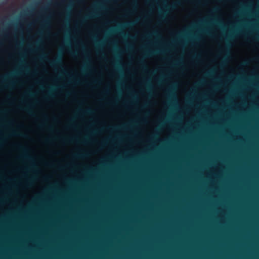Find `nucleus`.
Masks as SVG:
<instances>
[{
	"label": "nucleus",
	"instance_id": "nucleus-1",
	"mask_svg": "<svg viewBox=\"0 0 259 259\" xmlns=\"http://www.w3.org/2000/svg\"><path fill=\"white\" fill-rule=\"evenodd\" d=\"M50 64L52 66H62V59L61 56L57 57L55 60L50 62Z\"/></svg>",
	"mask_w": 259,
	"mask_h": 259
},
{
	"label": "nucleus",
	"instance_id": "nucleus-2",
	"mask_svg": "<svg viewBox=\"0 0 259 259\" xmlns=\"http://www.w3.org/2000/svg\"><path fill=\"white\" fill-rule=\"evenodd\" d=\"M167 98L168 99V101L169 102H172L173 101H175L176 100V97L175 94L171 91H168V94H167Z\"/></svg>",
	"mask_w": 259,
	"mask_h": 259
},
{
	"label": "nucleus",
	"instance_id": "nucleus-3",
	"mask_svg": "<svg viewBox=\"0 0 259 259\" xmlns=\"http://www.w3.org/2000/svg\"><path fill=\"white\" fill-rule=\"evenodd\" d=\"M18 72H14L13 73H9L7 75H6L5 76H2L1 77V78L3 80V81H7L9 79H10V78H11L12 77L14 76L16 74H17Z\"/></svg>",
	"mask_w": 259,
	"mask_h": 259
},
{
	"label": "nucleus",
	"instance_id": "nucleus-4",
	"mask_svg": "<svg viewBox=\"0 0 259 259\" xmlns=\"http://www.w3.org/2000/svg\"><path fill=\"white\" fill-rule=\"evenodd\" d=\"M54 94L51 91H49L46 95L44 96V99L45 100H49L52 99L54 97Z\"/></svg>",
	"mask_w": 259,
	"mask_h": 259
},
{
	"label": "nucleus",
	"instance_id": "nucleus-5",
	"mask_svg": "<svg viewBox=\"0 0 259 259\" xmlns=\"http://www.w3.org/2000/svg\"><path fill=\"white\" fill-rule=\"evenodd\" d=\"M96 16V15L95 14H89V15H87L83 19H82L81 21V23H83L84 22L85 19H91V18H94V17H95Z\"/></svg>",
	"mask_w": 259,
	"mask_h": 259
},
{
	"label": "nucleus",
	"instance_id": "nucleus-6",
	"mask_svg": "<svg viewBox=\"0 0 259 259\" xmlns=\"http://www.w3.org/2000/svg\"><path fill=\"white\" fill-rule=\"evenodd\" d=\"M34 94L31 92H27L26 94V96L27 98H33L34 97Z\"/></svg>",
	"mask_w": 259,
	"mask_h": 259
},
{
	"label": "nucleus",
	"instance_id": "nucleus-7",
	"mask_svg": "<svg viewBox=\"0 0 259 259\" xmlns=\"http://www.w3.org/2000/svg\"><path fill=\"white\" fill-rule=\"evenodd\" d=\"M131 98L132 101H136L138 99L137 96L133 94H131Z\"/></svg>",
	"mask_w": 259,
	"mask_h": 259
},
{
	"label": "nucleus",
	"instance_id": "nucleus-8",
	"mask_svg": "<svg viewBox=\"0 0 259 259\" xmlns=\"http://www.w3.org/2000/svg\"><path fill=\"white\" fill-rule=\"evenodd\" d=\"M194 95V94H191L190 97L189 98V99L187 100V102L188 103H190L192 102V99H193V97Z\"/></svg>",
	"mask_w": 259,
	"mask_h": 259
},
{
	"label": "nucleus",
	"instance_id": "nucleus-9",
	"mask_svg": "<svg viewBox=\"0 0 259 259\" xmlns=\"http://www.w3.org/2000/svg\"><path fill=\"white\" fill-rule=\"evenodd\" d=\"M158 51H149L147 52V56H150L157 53Z\"/></svg>",
	"mask_w": 259,
	"mask_h": 259
},
{
	"label": "nucleus",
	"instance_id": "nucleus-10",
	"mask_svg": "<svg viewBox=\"0 0 259 259\" xmlns=\"http://www.w3.org/2000/svg\"><path fill=\"white\" fill-rule=\"evenodd\" d=\"M141 65H142V68L144 69V70H147V67L144 64L143 62L141 60L140 61Z\"/></svg>",
	"mask_w": 259,
	"mask_h": 259
},
{
	"label": "nucleus",
	"instance_id": "nucleus-11",
	"mask_svg": "<svg viewBox=\"0 0 259 259\" xmlns=\"http://www.w3.org/2000/svg\"><path fill=\"white\" fill-rule=\"evenodd\" d=\"M134 24V22H128L126 24V26H130Z\"/></svg>",
	"mask_w": 259,
	"mask_h": 259
},
{
	"label": "nucleus",
	"instance_id": "nucleus-12",
	"mask_svg": "<svg viewBox=\"0 0 259 259\" xmlns=\"http://www.w3.org/2000/svg\"><path fill=\"white\" fill-rule=\"evenodd\" d=\"M48 25H49L48 22L47 21H44V27H48Z\"/></svg>",
	"mask_w": 259,
	"mask_h": 259
},
{
	"label": "nucleus",
	"instance_id": "nucleus-13",
	"mask_svg": "<svg viewBox=\"0 0 259 259\" xmlns=\"http://www.w3.org/2000/svg\"><path fill=\"white\" fill-rule=\"evenodd\" d=\"M117 100H118L117 98H114L112 100L114 101H117Z\"/></svg>",
	"mask_w": 259,
	"mask_h": 259
},
{
	"label": "nucleus",
	"instance_id": "nucleus-14",
	"mask_svg": "<svg viewBox=\"0 0 259 259\" xmlns=\"http://www.w3.org/2000/svg\"><path fill=\"white\" fill-rule=\"evenodd\" d=\"M127 13H128V14L131 13V11H127Z\"/></svg>",
	"mask_w": 259,
	"mask_h": 259
},
{
	"label": "nucleus",
	"instance_id": "nucleus-15",
	"mask_svg": "<svg viewBox=\"0 0 259 259\" xmlns=\"http://www.w3.org/2000/svg\"><path fill=\"white\" fill-rule=\"evenodd\" d=\"M123 36L124 37H127V36H128V35H127V34H123Z\"/></svg>",
	"mask_w": 259,
	"mask_h": 259
},
{
	"label": "nucleus",
	"instance_id": "nucleus-16",
	"mask_svg": "<svg viewBox=\"0 0 259 259\" xmlns=\"http://www.w3.org/2000/svg\"><path fill=\"white\" fill-rule=\"evenodd\" d=\"M256 38L259 39V35L256 36Z\"/></svg>",
	"mask_w": 259,
	"mask_h": 259
},
{
	"label": "nucleus",
	"instance_id": "nucleus-17",
	"mask_svg": "<svg viewBox=\"0 0 259 259\" xmlns=\"http://www.w3.org/2000/svg\"><path fill=\"white\" fill-rule=\"evenodd\" d=\"M207 75H208V76H210L211 73H207Z\"/></svg>",
	"mask_w": 259,
	"mask_h": 259
},
{
	"label": "nucleus",
	"instance_id": "nucleus-18",
	"mask_svg": "<svg viewBox=\"0 0 259 259\" xmlns=\"http://www.w3.org/2000/svg\"><path fill=\"white\" fill-rule=\"evenodd\" d=\"M72 54L73 55H75L76 54V53H72Z\"/></svg>",
	"mask_w": 259,
	"mask_h": 259
},
{
	"label": "nucleus",
	"instance_id": "nucleus-19",
	"mask_svg": "<svg viewBox=\"0 0 259 259\" xmlns=\"http://www.w3.org/2000/svg\"><path fill=\"white\" fill-rule=\"evenodd\" d=\"M63 73H65V74H66V72L65 71H63Z\"/></svg>",
	"mask_w": 259,
	"mask_h": 259
}]
</instances>
